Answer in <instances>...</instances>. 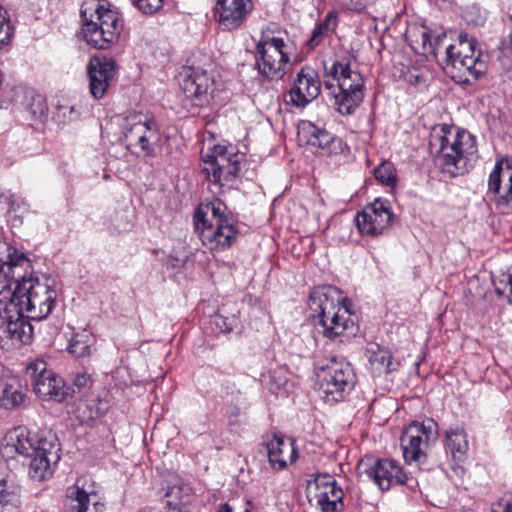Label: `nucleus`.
<instances>
[{
  "mask_svg": "<svg viewBox=\"0 0 512 512\" xmlns=\"http://www.w3.org/2000/svg\"><path fill=\"white\" fill-rule=\"evenodd\" d=\"M190 488L186 485H173L165 492L167 505L173 510L182 511V507L190 501Z\"/></svg>",
  "mask_w": 512,
  "mask_h": 512,
  "instance_id": "2f4dec72",
  "label": "nucleus"
},
{
  "mask_svg": "<svg viewBox=\"0 0 512 512\" xmlns=\"http://www.w3.org/2000/svg\"><path fill=\"white\" fill-rule=\"evenodd\" d=\"M450 149L453 153L449 160H468L477 153L476 139L468 131L457 128L455 139Z\"/></svg>",
  "mask_w": 512,
  "mask_h": 512,
  "instance_id": "393cba45",
  "label": "nucleus"
},
{
  "mask_svg": "<svg viewBox=\"0 0 512 512\" xmlns=\"http://www.w3.org/2000/svg\"><path fill=\"white\" fill-rule=\"evenodd\" d=\"M0 257V284L7 283L11 289L13 302L21 304V310L31 320L40 321L53 310L57 293L48 283H41L31 276V261L23 253L16 250Z\"/></svg>",
  "mask_w": 512,
  "mask_h": 512,
  "instance_id": "f257e3e1",
  "label": "nucleus"
},
{
  "mask_svg": "<svg viewBox=\"0 0 512 512\" xmlns=\"http://www.w3.org/2000/svg\"><path fill=\"white\" fill-rule=\"evenodd\" d=\"M443 69L455 82L471 84L486 73L487 63L479 57H464L463 60L445 62Z\"/></svg>",
  "mask_w": 512,
  "mask_h": 512,
  "instance_id": "a211bd4d",
  "label": "nucleus"
},
{
  "mask_svg": "<svg viewBox=\"0 0 512 512\" xmlns=\"http://www.w3.org/2000/svg\"><path fill=\"white\" fill-rule=\"evenodd\" d=\"M59 444L55 434L48 432L32 433L24 426H18L3 438L0 457L5 461L17 460L28 466V475L42 481L51 475V465L59 459Z\"/></svg>",
  "mask_w": 512,
  "mask_h": 512,
  "instance_id": "f03ea898",
  "label": "nucleus"
},
{
  "mask_svg": "<svg viewBox=\"0 0 512 512\" xmlns=\"http://www.w3.org/2000/svg\"><path fill=\"white\" fill-rule=\"evenodd\" d=\"M439 44H440V36L437 38V41L435 43V47H434V52L436 53V50L439 48Z\"/></svg>",
  "mask_w": 512,
  "mask_h": 512,
  "instance_id": "052dcab7",
  "label": "nucleus"
},
{
  "mask_svg": "<svg viewBox=\"0 0 512 512\" xmlns=\"http://www.w3.org/2000/svg\"><path fill=\"white\" fill-rule=\"evenodd\" d=\"M218 512H233V508L229 504L225 503L219 507Z\"/></svg>",
  "mask_w": 512,
  "mask_h": 512,
  "instance_id": "4d7b16f0",
  "label": "nucleus"
},
{
  "mask_svg": "<svg viewBox=\"0 0 512 512\" xmlns=\"http://www.w3.org/2000/svg\"><path fill=\"white\" fill-rule=\"evenodd\" d=\"M183 75L180 85L184 94L187 98L199 101L197 105H203L213 85V77L206 69L196 66L184 68Z\"/></svg>",
  "mask_w": 512,
  "mask_h": 512,
  "instance_id": "dca6fc26",
  "label": "nucleus"
},
{
  "mask_svg": "<svg viewBox=\"0 0 512 512\" xmlns=\"http://www.w3.org/2000/svg\"><path fill=\"white\" fill-rule=\"evenodd\" d=\"M25 394L16 379H0V407L12 409L22 405Z\"/></svg>",
  "mask_w": 512,
  "mask_h": 512,
  "instance_id": "a878e982",
  "label": "nucleus"
},
{
  "mask_svg": "<svg viewBox=\"0 0 512 512\" xmlns=\"http://www.w3.org/2000/svg\"><path fill=\"white\" fill-rule=\"evenodd\" d=\"M94 343L95 339L92 334L84 330L72 337L69 344V352L77 357L90 356Z\"/></svg>",
  "mask_w": 512,
  "mask_h": 512,
  "instance_id": "7c9ffc66",
  "label": "nucleus"
},
{
  "mask_svg": "<svg viewBox=\"0 0 512 512\" xmlns=\"http://www.w3.org/2000/svg\"><path fill=\"white\" fill-rule=\"evenodd\" d=\"M457 127L448 124H438L433 126L429 137V149L432 155L442 156L444 160L451 158Z\"/></svg>",
  "mask_w": 512,
  "mask_h": 512,
  "instance_id": "5701e85b",
  "label": "nucleus"
},
{
  "mask_svg": "<svg viewBox=\"0 0 512 512\" xmlns=\"http://www.w3.org/2000/svg\"><path fill=\"white\" fill-rule=\"evenodd\" d=\"M14 104L31 113L32 115L43 114L44 106L41 100H36L35 92L31 89L19 87L14 90Z\"/></svg>",
  "mask_w": 512,
  "mask_h": 512,
  "instance_id": "cd10ccee",
  "label": "nucleus"
},
{
  "mask_svg": "<svg viewBox=\"0 0 512 512\" xmlns=\"http://www.w3.org/2000/svg\"><path fill=\"white\" fill-rule=\"evenodd\" d=\"M495 293L498 296L506 297L507 301L512 305V275L508 274L504 276L503 280L499 283L494 281Z\"/></svg>",
  "mask_w": 512,
  "mask_h": 512,
  "instance_id": "a19ab883",
  "label": "nucleus"
},
{
  "mask_svg": "<svg viewBox=\"0 0 512 512\" xmlns=\"http://www.w3.org/2000/svg\"><path fill=\"white\" fill-rule=\"evenodd\" d=\"M7 287L5 282L0 284L1 327L12 341L28 344L32 339L33 327L27 321L26 313L21 310V304L13 302L11 289H7Z\"/></svg>",
  "mask_w": 512,
  "mask_h": 512,
  "instance_id": "6e6552de",
  "label": "nucleus"
},
{
  "mask_svg": "<svg viewBox=\"0 0 512 512\" xmlns=\"http://www.w3.org/2000/svg\"><path fill=\"white\" fill-rule=\"evenodd\" d=\"M35 393L43 400L63 402L72 396L74 390L54 371L46 372L32 382Z\"/></svg>",
  "mask_w": 512,
  "mask_h": 512,
  "instance_id": "6ab92c4d",
  "label": "nucleus"
},
{
  "mask_svg": "<svg viewBox=\"0 0 512 512\" xmlns=\"http://www.w3.org/2000/svg\"><path fill=\"white\" fill-rule=\"evenodd\" d=\"M328 481H335L334 479H332L331 476L329 475H318L316 478H315V483H316V486L317 487H323L324 489L327 488V485L325 482H328Z\"/></svg>",
  "mask_w": 512,
  "mask_h": 512,
  "instance_id": "5fc2aeb1",
  "label": "nucleus"
},
{
  "mask_svg": "<svg viewBox=\"0 0 512 512\" xmlns=\"http://www.w3.org/2000/svg\"><path fill=\"white\" fill-rule=\"evenodd\" d=\"M252 10L251 0H217L219 23L227 30L238 28Z\"/></svg>",
  "mask_w": 512,
  "mask_h": 512,
  "instance_id": "aec40b11",
  "label": "nucleus"
},
{
  "mask_svg": "<svg viewBox=\"0 0 512 512\" xmlns=\"http://www.w3.org/2000/svg\"><path fill=\"white\" fill-rule=\"evenodd\" d=\"M194 227L202 244L210 250L223 251L231 247L238 235L235 220L208 221L207 213L201 209L194 214Z\"/></svg>",
  "mask_w": 512,
  "mask_h": 512,
  "instance_id": "1a4fd4ad",
  "label": "nucleus"
},
{
  "mask_svg": "<svg viewBox=\"0 0 512 512\" xmlns=\"http://www.w3.org/2000/svg\"><path fill=\"white\" fill-rule=\"evenodd\" d=\"M455 48L463 54L464 57H479L481 58L480 53H476L475 48L477 45V41L469 36L467 33H459L455 43H453Z\"/></svg>",
  "mask_w": 512,
  "mask_h": 512,
  "instance_id": "c9c22d12",
  "label": "nucleus"
},
{
  "mask_svg": "<svg viewBox=\"0 0 512 512\" xmlns=\"http://www.w3.org/2000/svg\"><path fill=\"white\" fill-rule=\"evenodd\" d=\"M393 214L386 200L376 199L357 213L355 222L361 234L378 236L391 226Z\"/></svg>",
  "mask_w": 512,
  "mask_h": 512,
  "instance_id": "f8f14e48",
  "label": "nucleus"
},
{
  "mask_svg": "<svg viewBox=\"0 0 512 512\" xmlns=\"http://www.w3.org/2000/svg\"><path fill=\"white\" fill-rule=\"evenodd\" d=\"M490 512H512V497L502 498L491 505Z\"/></svg>",
  "mask_w": 512,
  "mask_h": 512,
  "instance_id": "8fccbe9b",
  "label": "nucleus"
},
{
  "mask_svg": "<svg viewBox=\"0 0 512 512\" xmlns=\"http://www.w3.org/2000/svg\"><path fill=\"white\" fill-rule=\"evenodd\" d=\"M207 209L211 211L210 217H208V221H216V220H234L232 215L226 213L227 207L226 205L219 199L212 201L207 205Z\"/></svg>",
  "mask_w": 512,
  "mask_h": 512,
  "instance_id": "ea45409f",
  "label": "nucleus"
},
{
  "mask_svg": "<svg viewBox=\"0 0 512 512\" xmlns=\"http://www.w3.org/2000/svg\"><path fill=\"white\" fill-rule=\"evenodd\" d=\"M498 207L508 206L512 201V162H496L488 181Z\"/></svg>",
  "mask_w": 512,
  "mask_h": 512,
  "instance_id": "f3484780",
  "label": "nucleus"
},
{
  "mask_svg": "<svg viewBox=\"0 0 512 512\" xmlns=\"http://www.w3.org/2000/svg\"><path fill=\"white\" fill-rule=\"evenodd\" d=\"M438 424L433 419L412 422L403 431L400 444L407 463L418 461L424 456V448L437 439Z\"/></svg>",
  "mask_w": 512,
  "mask_h": 512,
  "instance_id": "9b49d317",
  "label": "nucleus"
},
{
  "mask_svg": "<svg viewBox=\"0 0 512 512\" xmlns=\"http://www.w3.org/2000/svg\"><path fill=\"white\" fill-rule=\"evenodd\" d=\"M80 482V480H77L75 484L76 490L74 493L76 494V504L73 506V510H75V512H89L90 493L80 486Z\"/></svg>",
  "mask_w": 512,
  "mask_h": 512,
  "instance_id": "58836bf2",
  "label": "nucleus"
},
{
  "mask_svg": "<svg viewBox=\"0 0 512 512\" xmlns=\"http://www.w3.org/2000/svg\"><path fill=\"white\" fill-rule=\"evenodd\" d=\"M287 43L281 36H272L269 31H263L256 45V65L259 73L270 80L282 79L285 66L289 61L286 50Z\"/></svg>",
  "mask_w": 512,
  "mask_h": 512,
  "instance_id": "0eeeda50",
  "label": "nucleus"
},
{
  "mask_svg": "<svg viewBox=\"0 0 512 512\" xmlns=\"http://www.w3.org/2000/svg\"><path fill=\"white\" fill-rule=\"evenodd\" d=\"M366 357L370 367L378 374L394 371L399 365L393 360L391 351L378 343L368 344Z\"/></svg>",
  "mask_w": 512,
  "mask_h": 512,
  "instance_id": "b1692460",
  "label": "nucleus"
},
{
  "mask_svg": "<svg viewBox=\"0 0 512 512\" xmlns=\"http://www.w3.org/2000/svg\"><path fill=\"white\" fill-rule=\"evenodd\" d=\"M244 512H249V510H245Z\"/></svg>",
  "mask_w": 512,
  "mask_h": 512,
  "instance_id": "680f3d73",
  "label": "nucleus"
},
{
  "mask_svg": "<svg viewBox=\"0 0 512 512\" xmlns=\"http://www.w3.org/2000/svg\"><path fill=\"white\" fill-rule=\"evenodd\" d=\"M349 10L361 12L373 5L377 0H340Z\"/></svg>",
  "mask_w": 512,
  "mask_h": 512,
  "instance_id": "de8ad7c7",
  "label": "nucleus"
},
{
  "mask_svg": "<svg viewBox=\"0 0 512 512\" xmlns=\"http://www.w3.org/2000/svg\"><path fill=\"white\" fill-rule=\"evenodd\" d=\"M265 445L269 462L273 467L277 465L278 469H283L287 466L288 461L292 463L296 460L297 451L291 439L273 434L272 439Z\"/></svg>",
  "mask_w": 512,
  "mask_h": 512,
  "instance_id": "4be33fe9",
  "label": "nucleus"
},
{
  "mask_svg": "<svg viewBox=\"0 0 512 512\" xmlns=\"http://www.w3.org/2000/svg\"><path fill=\"white\" fill-rule=\"evenodd\" d=\"M320 92L321 81L318 73L313 68L305 66L296 74L288 96L292 105L305 107L316 99Z\"/></svg>",
  "mask_w": 512,
  "mask_h": 512,
  "instance_id": "ddd939ff",
  "label": "nucleus"
},
{
  "mask_svg": "<svg viewBox=\"0 0 512 512\" xmlns=\"http://www.w3.org/2000/svg\"><path fill=\"white\" fill-rule=\"evenodd\" d=\"M374 176L385 186L394 188L397 185L396 170L392 162H380L374 169Z\"/></svg>",
  "mask_w": 512,
  "mask_h": 512,
  "instance_id": "f704fd0d",
  "label": "nucleus"
},
{
  "mask_svg": "<svg viewBox=\"0 0 512 512\" xmlns=\"http://www.w3.org/2000/svg\"><path fill=\"white\" fill-rule=\"evenodd\" d=\"M470 168L471 165H468V162H434L432 172L438 173L440 180L447 181L465 175Z\"/></svg>",
  "mask_w": 512,
  "mask_h": 512,
  "instance_id": "c756f323",
  "label": "nucleus"
},
{
  "mask_svg": "<svg viewBox=\"0 0 512 512\" xmlns=\"http://www.w3.org/2000/svg\"><path fill=\"white\" fill-rule=\"evenodd\" d=\"M87 73L91 95L95 99H102L117 74L116 63L112 58L93 57L89 62Z\"/></svg>",
  "mask_w": 512,
  "mask_h": 512,
  "instance_id": "4468645a",
  "label": "nucleus"
},
{
  "mask_svg": "<svg viewBox=\"0 0 512 512\" xmlns=\"http://www.w3.org/2000/svg\"><path fill=\"white\" fill-rule=\"evenodd\" d=\"M359 468H363V473L383 491L389 490L395 484H405L407 480L406 474L393 460L379 459L369 467L361 461Z\"/></svg>",
  "mask_w": 512,
  "mask_h": 512,
  "instance_id": "2eb2a0df",
  "label": "nucleus"
},
{
  "mask_svg": "<svg viewBox=\"0 0 512 512\" xmlns=\"http://www.w3.org/2000/svg\"><path fill=\"white\" fill-rule=\"evenodd\" d=\"M81 17L86 42L98 49H106L115 42L123 29L119 13L99 0L84 3Z\"/></svg>",
  "mask_w": 512,
  "mask_h": 512,
  "instance_id": "20e7f679",
  "label": "nucleus"
},
{
  "mask_svg": "<svg viewBox=\"0 0 512 512\" xmlns=\"http://www.w3.org/2000/svg\"><path fill=\"white\" fill-rule=\"evenodd\" d=\"M463 19L470 25L481 26L486 20L485 12L477 4L466 5L462 11Z\"/></svg>",
  "mask_w": 512,
  "mask_h": 512,
  "instance_id": "e433bc0d",
  "label": "nucleus"
},
{
  "mask_svg": "<svg viewBox=\"0 0 512 512\" xmlns=\"http://www.w3.org/2000/svg\"><path fill=\"white\" fill-rule=\"evenodd\" d=\"M20 492V486L13 479L0 478V508H17L20 505Z\"/></svg>",
  "mask_w": 512,
  "mask_h": 512,
  "instance_id": "c85d7f7f",
  "label": "nucleus"
},
{
  "mask_svg": "<svg viewBox=\"0 0 512 512\" xmlns=\"http://www.w3.org/2000/svg\"><path fill=\"white\" fill-rule=\"evenodd\" d=\"M446 58L445 62H454V60H463V54L455 48L453 44H450L445 49Z\"/></svg>",
  "mask_w": 512,
  "mask_h": 512,
  "instance_id": "3c124183",
  "label": "nucleus"
},
{
  "mask_svg": "<svg viewBox=\"0 0 512 512\" xmlns=\"http://www.w3.org/2000/svg\"><path fill=\"white\" fill-rule=\"evenodd\" d=\"M317 504L322 512H340L344 508L343 502L329 500L327 494H317Z\"/></svg>",
  "mask_w": 512,
  "mask_h": 512,
  "instance_id": "79ce46f5",
  "label": "nucleus"
},
{
  "mask_svg": "<svg viewBox=\"0 0 512 512\" xmlns=\"http://www.w3.org/2000/svg\"><path fill=\"white\" fill-rule=\"evenodd\" d=\"M324 68L325 75L336 81L338 91H332L336 110L342 115L352 114L364 98L362 75L351 69L348 57L334 60L330 66L325 63Z\"/></svg>",
  "mask_w": 512,
  "mask_h": 512,
  "instance_id": "39448f33",
  "label": "nucleus"
},
{
  "mask_svg": "<svg viewBox=\"0 0 512 512\" xmlns=\"http://www.w3.org/2000/svg\"><path fill=\"white\" fill-rule=\"evenodd\" d=\"M327 485V488L320 492L319 494H327L329 497V500H335L336 502H343V491L342 489L337 486L335 481H328L325 482Z\"/></svg>",
  "mask_w": 512,
  "mask_h": 512,
  "instance_id": "a18cd8bd",
  "label": "nucleus"
},
{
  "mask_svg": "<svg viewBox=\"0 0 512 512\" xmlns=\"http://www.w3.org/2000/svg\"><path fill=\"white\" fill-rule=\"evenodd\" d=\"M99 508H103V505L99 504L98 502H95L93 504V509L95 510V512H98Z\"/></svg>",
  "mask_w": 512,
  "mask_h": 512,
  "instance_id": "13d9d810",
  "label": "nucleus"
},
{
  "mask_svg": "<svg viewBox=\"0 0 512 512\" xmlns=\"http://www.w3.org/2000/svg\"><path fill=\"white\" fill-rule=\"evenodd\" d=\"M468 440L462 428H454L446 431V451L456 461H462L468 451Z\"/></svg>",
  "mask_w": 512,
  "mask_h": 512,
  "instance_id": "bb28decb",
  "label": "nucleus"
},
{
  "mask_svg": "<svg viewBox=\"0 0 512 512\" xmlns=\"http://www.w3.org/2000/svg\"><path fill=\"white\" fill-rule=\"evenodd\" d=\"M46 372H52V370H48L46 362L41 359L31 362L27 367V373L30 375L32 382L41 375L46 374Z\"/></svg>",
  "mask_w": 512,
  "mask_h": 512,
  "instance_id": "c03bdc74",
  "label": "nucleus"
},
{
  "mask_svg": "<svg viewBox=\"0 0 512 512\" xmlns=\"http://www.w3.org/2000/svg\"><path fill=\"white\" fill-rule=\"evenodd\" d=\"M207 159L206 160H232L234 156H237L239 150L236 146L223 141L221 143L209 145L207 148Z\"/></svg>",
  "mask_w": 512,
  "mask_h": 512,
  "instance_id": "473e14b6",
  "label": "nucleus"
},
{
  "mask_svg": "<svg viewBox=\"0 0 512 512\" xmlns=\"http://www.w3.org/2000/svg\"><path fill=\"white\" fill-rule=\"evenodd\" d=\"M334 29V25L332 24V20L330 17H326L324 21L318 23L307 41V46L309 49H314L318 45H320L325 37H327L332 30Z\"/></svg>",
  "mask_w": 512,
  "mask_h": 512,
  "instance_id": "72a5a7b5",
  "label": "nucleus"
},
{
  "mask_svg": "<svg viewBox=\"0 0 512 512\" xmlns=\"http://www.w3.org/2000/svg\"><path fill=\"white\" fill-rule=\"evenodd\" d=\"M325 87L330 90V89H333L335 87V85L333 83H331L330 81H326Z\"/></svg>",
  "mask_w": 512,
  "mask_h": 512,
  "instance_id": "bf43d9fd",
  "label": "nucleus"
},
{
  "mask_svg": "<svg viewBox=\"0 0 512 512\" xmlns=\"http://www.w3.org/2000/svg\"><path fill=\"white\" fill-rule=\"evenodd\" d=\"M58 112L67 121H75L80 117V110L77 105L64 104L58 107Z\"/></svg>",
  "mask_w": 512,
  "mask_h": 512,
  "instance_id": "49530a36",
  "label": "nucleus"
},
{
  "mask_svg": "<svg viewBox=\"0 0 512 512\" xmlns=\"http://www.w3.org/2000/svg\"><path fill=\"white\" fill-rule=\"evenodd\" d=\"M301 129L309 135L307 142L319 149L320 157L337 156L344 149L340 138L333 137L324 129H320L310 122H303Z\"/></svg>",
  "mask_w": 512,
  "mask_h": 512,
  "instance_id": "412c9836",
  "label": "nucleus"
},
{
  "mask_svg": "<svg viewBox=\"0 0 512 512\" xmlns=\"http://www.w3.org/2000/svg\"><path fill=\"white\" fill-rule=\"evenodd\" d=\"M73 383L78 389H82L90 385L91 377L87 373H80L74 377Z\"/></svg>",
  "mask_w": 512,
  "mask_h": 512,
  "instance_id": "603ef678",
  "label": "nucleus"
},
{
  "mask_svg": "<svg viewBox=\"0 0 512 512\" xmlns=\"http://www.w3.org/2000/svg\"><path fill=\"white\" fill-rule=\"evenodd\" d=\"M346 301L341 292L332 286L318 287L311 293L309 309L325 337L334 339L353 327Z\"/></svg>",
  "mask_w": 512,
  "mask_h": 512,
  "instance_id": "7ed1b4c3",
  "label": "nucleus"
},
{
  "mask_svg": "<svg viewBox=\"0 0 512 512\" xmlns=\"http://www.w3.org/2000/svg\"><path fill=\"white\" fill-rule=\"evenodd\" d=\"M405 79L412 85H423L426 83L425 75L416 68L409 70L405 75Z\"/></svg>",
  "mask_w": 512,
  "mask_h": 512,
  "instance_id": "09e8293b",
  "label": "nucleus"
},
{
  "mask_svg": "<svg viewBox=\"0 0 512 512\" xmlns=\"http://www.w3.org/2000/svg\"><path fill=\"white\" fill-rule=\"evenodd\" d=\"M239 162H228L226 167H227V172L229 174V178L230 180L235 177L237 175V173L239 172V166H238Z\"/></svg>",
  "mask_w": 512,
  "mask_h": 512,
  "instance_id": "6e6d98bb",
  "label": "nucleus"
},
{
  "mask_svg": "<svg viewBox=\"0 0 512 512\" xmlns=\"http://www.w3.org/2000/svg\"><path fill=\"white\" fill-rule=\"evenodd\" d=\"M210 167L205 168L208 174V179L215 183L223 185V181H229V174L227 172V167L224 165H219V162H207Z\"/></svg>",
  "mask_w": 512,
  "mask_h": 512,
  "instance_id": "4c0bfd02",
  "label": "nucleus"
},
{
  "mask_svg": "<svg viewBox=\"0 0 512 512\" xmlns=\"http://www.w3.org/2000/svg\"><path fill=\"white\" fill-rule=\"evenodd\" d=\"M126 148L137 157H152L159 140V126L153 117L130 113L121 123Z\"/></svg>",
  "mask_w": 512,
  "mask_h": 512,
  "instance_id": "423d86ee",
  "label": "nucleus"
},
{
  "mask_svg": "<svg viewBox=\"0 0 512 512\" xmlns=\"http://www.w3.org/2000/svg\"><path fill=\"white\" fill-rule=\"evenodd\" d=\"M221 386L226 395L238 396L240 394V390L236 388V385L233 382L226 381Z\"/></svg>",
  "mask_w": 512,
  "mask_h": 512,
  "instance_id": "864d4df0",
  "label": "nucleus"
},
{
  "mask_svg": "<svg viewBox=\"0 0 512 512\" xmlns=\"http://www.w3.org/2000/svg\"><path fill=\"white\" fill-rule=\"evenodd\" d=\"M132 3L146 15H151L161 9L163 0H132Z\"/></svg>",
  "mask_w": 512,
  "mask_h": 512,
  "instance_id": "37998d69",
  "label": "nucleus"
},
{
  "mask_svg": "<svg viewBox=\"0 0 512 512\" xmlns=\"http://www.w3.org/2000/svg\"><path fill=\"white\" fill-rule=\"evenodd\" d=\"M318 379L322 393L332 402L343 399L355 384V375L350 364L335 358L319 368Z\"/></svg>",
  "mask_w": 512,
  "mask_h": 512,
  "instance_id": "9d476101",
  "label": "nucleus"
}]
</instances>
